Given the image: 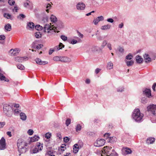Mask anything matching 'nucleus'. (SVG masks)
<instances>
[{
	"instance_id": "1",
	"label": "nucleus",
	"mask_w": 156,
	"mask_h": 156,
	"mask_svg": "<svg viewBox=\"0 0 156 156\" xmlns=\"http://www.w3.org/2000/svg\"><path fill=\"white\" fill-rule=\"evenodd\" d=\"M27 144L22 139H19L17 141V145L18 147L19 152L20 153L19 155H21V154L26 152L27 149L26 147L27 146Z\"/></svg>"
},
{
	"instance_id": "2",
	"label": "nucleus",
	"mask_w": 156,
	"mask_h": 156,
	"mask_svg": "<svg viewBox=\"0 0 156 156\" xmlns=\"http://www.w3.org/2000/svg\"><path fill=\"white\" fill-rule=\"evenodd\" d=\"M144 116L143 114L140 113L139 109H136L134 110L132 115L133 119L137 122H140L143 120V117Z\"/></svg>"
},
{
	"instance_id": "3",
	"label": "nucleus",
	"mask_w": 156,
	"mask_h": 156,
	"mask_svg": "<svg viewBox=\"0 0 156 156\" xmlns=\"http://www.w3.org/2000/svg\"><path fill=\"white\" fill-rule=\"evenodd\" d=\"M57 28L55 27H52L49 24H46L44 27V32H46V30H47L48 33H51V31H54V32L58 33L59 31H57Z\"/></svg>"
},
{
	"instance_id": "4",
	"label": "nucleus",
	"mask_w": 156,
	"mask_h": 156,
	"mask_svg": "<svg viewBox=\"0 0 156 156\" xmlns=\"http://www.w3.org/2000/svg\"><path fill=\"white\" fill-rule=\"evenodd\" d=\"M147 108L148 112H151L155 116L156 115V113H155L156 105H151L147 106Z\"/></svg>"
},
{
	"instance_id": "5",
	"label": "nucleus",
	"mask_w": 156,
	"mask_h": 156,
	"mask_svg": "<svg viewBox=\"0 0 156 156\" xmlns=\"http://www.w3.org/2000/svg\"><path fill=\"white\" fill-rule=\"evenodd\" d=\"M43 149V146L40 143H37L36 146L33 150L32 153L35 154L38 152L39 151H41Z\"/></svg>"
},
{
	"instance_id": "6",
	"label": "nucleus",
	"mask_w": 156,
	"mask_h": 156,
	"mask_svg": "<svg viewBox=\"0 0 156 156\" xmlns=\"http://www.w3.org/2000/svg\"><path fill=\"white\" fill-rule=\"evenodd\" d=\"M105 144V140L104 139H98L94 144L96 147H100L103 146Z\"/></svg>"
},
{
	"instance_id": "7",
	"label": "nucleus",
	"mask_w": 156,
	"mask_h": 156,
	"mask_svg": "<svg viewBox=\"0 0 156 156\" xmlns=\"http://www.w3.org/2000/svg\"><path fill=\"white\" fill-rule=\"evenodd\" d=\"M12 109L11 107L7 104H5L3 105V109L4 112L7 115H9V112L11 111Z\"/></svg>"
},
{
	"instance_id": "8",
	"label": "nucleus",
	"mask_w": 156,
	"mask_h": 156,
	"mask_svg": "<svg viewBox=\"0 0 156 156\" xmlns=\"http://www.w3.org/2000/svg\"><path fill=\"white\" fill-rule=\"evenodd\" d=\"M6 148L5 140L4 137L0 140V150H4Z\"/></svg>"
},
{
	"instance_id": "9",
	"label": "nucleus",
	"mask_w": 156,
	"mask_h": 156,
	"mask_svg": "<svg viewBox=\"0 0 156 156\" xmlns=\"http://www.w3.org/2000/svg\"><path fill=\"white\" fill-rule=\"evenodd\" d=\"M143 94L148 98H150L151 97V90L150 89L146 88L143 90Z\"/></svg>"
},
{
	"instance_id": "10",
	"label": "nucleus",
	"mask_w": 156,
	"mask_h": 156,
	"mask_svg": "<svg viewBox=\"0 0 156 156\" xmlns=\"http://www.w3.org/2000/svg\"><path fill=\"white\" fill-rule=\"evenodd\" d=\"M60 61L62 62L69 63L72 61L71 59L67 56H61Z\"/></svg>"
},
{
	"instance_id": "11",
	"label": "nucleus",
	"mask_w": 156,
	"mask_h": 156,
	"mask_svg": "<svg viewBox=\"0 0 156 156\" xmlns=\"http://www.w3.org/2000/svg\"><path fill=\"white\" fill-rule=\"evenodd\" d=\"M85 4L82 2H79L76 5V8L79 10H83L85 9Z\"/></svg>"
},
{
	"instance_id": "12",
	"label": "nucleus",
	"mask_w": 156,
	"mask_h": 156,
	"mask_svg": "<svg viewBox=\"0 0 156 156\" xmlns=\"http://www.w3.org/2000/svg\"><path fill=\"white\" fill-rule=\"evenodd\" d=\"M19 52L20 50L19 49L15 48L14 50L11 49L9 51V53L11 55L15 56L17 55Z\"/></svg>"
},
{
	"instance_id": "13",
	"label": "nucleus",
	"mask_w": 156,
	"mask_h": 156,
	"mask_svg": "<svg viewBox=\"0 0 156 156\" xmlns=\"http://www.w3.org/2000/svg\"><path fill=\"white\" fill-rule=\"evenodd\" d=\"M37 42V41H35L32 44V48L40 49L43 47V45L41 44L36 45Z\"/></svg>"
},
{
	"instance_id": "14",
	"label": "nucleus",
	"mask_w": 156,
	"mask_h": 156,
	"mask_svg": "<svg viewBox=\"0 0 156 156\" xmlns=\"http://www.w3.org/2000/svg\"><path fill=\"white\" fill-rule=\"evenodd\" d=\"M143 57L145 60V62L146 63H150L151 61V59L148 54L145 53L143 55Z\"/></svg>"
},
{
	"instance_id": "15",
	"label": "nucleus",
	"mask_w": 156,
	"mask_h": 156,
	"mask_svg": "<svg viewBox=\"0 0 156 156\" xmlns=\"http://www.w3.org/2000/svg\"><path fill=\"white\" fill-rule=\"evenodd\" d=\"M28 58L27 57H17L16 58L15 60L18 62H22L25 60H27Z\"/></svg>"
},
{
	"instance_id": "16",
	"label": "nucleus",
	"mask_w": 156,
	"mask_h": 156,
	"mask_svg": "<svg viewBox=\"0 0 156 156\" xmlns=\"http://www.w3.org/2000/svg\"><path fill=\"white\" fill-rule=\"evenodd\" d=\"M136 63L139 64L142 63L144 61L143 58L139 55L136 56Z\"/></svg>"
},
{
	"instance_id": "17",
	"label": "nucleus",
	"mask_w": 156,
	"mask_h": 156,
	"mask_svg": "<svg viewBox=\"0 0 156 156\" xmlns=\"http://www.w3.org/2000/svg\"><path fill=\"white\" fill-rule=\"evenodd\" d=\"M37 64L39 65H45L48 64V62L47 61H43L39 58H37L35 59Z\"/></svg>"
},
{
	"instance_id": "18",
	"label": "nucleus",
	"mask_w": 156,
	"mask_h": 156,
	"mask_svg": "<svg viewBox=\"0 0 156 156\" xmlns=\"http://www.w3.org/2000/svg\"><path fill=\"white\" fill-rule=\"evenodd\" d=\"M104 17L102 16H100L97 17L95 20L94 21L95 25L98 24L99 22L102 21L104 20Z\"/></svg>"
},
{
	"instance_id": "19",
	"label": "nucleus",
	"mask_w": 156,
	"mask_h": 156,
	"mask_svg": "<svg viewBox=\"0 0 156 156\" xmlns=\"http://www.w3.org/2000/svg\"><path fill=\"white\" fill-rule=\"evenodd\" d=\"M155 140V138L153 137H149L147 139L146 142L148 144H151L154 142Z\"/></svg>"
},
{
	"instance_id": "20",
	"label": "nucleus",
	"mask_w": 156,
	"mask_h": 156,
	"mask_svg": "<svg viewBox=\"0 0 156 156\" xmlns=\"http://www.w3.org/2000/svg\"><path fill=\"white\" fill-rule=\"evenodd\" d=\"M79 150L78 145L77 144H75L73 146V152L74 153H76Z\"/></svg>"
},
{
	"instance_id": "21",
	"label": "nucleus",
	"mask_w": 156,
	"mask_h": 156,
	"mask_svg": "<svg viewBox=\"0 0 156 156\" xmlns=\"http://www.w3.org/2000/svg\"><path fill=\"white\" fill-rule=\"evenodd\" d=\"M1 72H0V80H4L5 81L8 82L9 80L6 79L5 77L1 73Z\"/></svg>"
},
{
	"instance_id": "22",
	"label": "nucleus",
	"mask_w": 156,
	"mask_h": 156,
	"mask_svg": "<svg viewBox=\"0 0 156 156\" xmlns=\"http://www.w3.org/2000/svg\"><path fill=\"white\" fill-rule=\"evenodd\" d=\"M20 116L21 119L23 121L27 119V116L26 114L23 112H21L20 114Z\"/></svg>"
},
{
	"instance_id": "23",
	"label": "nucleus",
	"mask_w": 156,
	"mask_h": 156,
	"mask_svg": "<svg viewBox=\"0 0 156 156\" xmlns=\"http://www.w3.org/2000/svg\"><path fill=\"white\" fill-rule=\"evenodd\" d=\"M5 30L7 31H10L12 29L11 25L9 23H8L5 26Z\"/></svg>"
},
{
	"instance_id": "24",
	"label": "nucleus",
	"mask_w": 156,
	"mask_h": 156,
	"mask_svg": "<svg viewBox=\"0 0 156 156\" xmlns=\"http://www.w3.org/2000/svg\"><path fill=\"white\" fill-rule=\"evenodd\" d=\"M111 27V25L107 24L106 25L102 26L101 28V29L102 30H105L110 29Z\"/></svg>"
},
{
	"instance_id": "25",
	"label": "nucleus",
	"mask_w": 156,
	"mask_h": 156,
	"mask_svg": "<svg viewBox=\"0 0 156 156\" xmlns=\"http://www.w3.org/2000/svg\"><path fill=\"white\" fill-rule=\"evenodd\" d=\"M27 27L30 29L34 28V23L32 22H29L27 24Z\"/></svg>"
},
{
	"instance_id": "26",
	"label": "nucleus",
	"mask_w": 156,
	"mask_h": 156,
	"mask_svg": "<svg viewBox=\"0 0 156 156\" xmlns=\"http://www.w3.org/2000/svg\"><path fill=\"white\" fill-rule=\"evenodd\" d=\"M4 16L7 19H10L11 20H12L13 19L12 16L9 13H4Z\"/></svg>"
},
{
	"instance_id": "27",
	"label": "nucleus",
	"mask_w": 156,
	"mask_h": 156,
	"mask_svg": "<svg viewBox=\"0 0 156 156\" xmlns=\"http://www.w3.org/2000/svg\"><path fill=\"white\" fill-rule=\"evenodd\" d=\"M125 61L126 65L128 66H132L134 63V61L133 60H131L130 61H127L126 60H125Z\"/></svg>"
},
{
	"instance_id": "28",
	"label": "nucleus",
	"mask_w": 156,
	"mask_h": 156,
	"mask_svg": "<svg viewBox=\"0 0 156 156\" xmlns=\"http://www.w3.org/2000/svg\"><path fill=\"white\" fill-rule=\"evenodd\" d=\"M51 21L53 22H55L57 21V18L55 16L53 15H51L50 17Z\"/></svg>"
},
{
	"instance_id": "29",
	"label": "nucleus",
	"mask_w": 156,
	"mask_h": 156,
	"mask_svg": "<svg viewBox=\"0 0 156 156\" xmlns=\"http://www.w3.org/2000/svg\"><path fill=\"white\" fill-rule=\"evenodd\" d=\"M109 151H108L107 154L110 155L111 156H117V154L115 152V151L114 150V149L112 150V152L111 153H109Z\"/></svg>"
},
{
	"instance_id": "30",
	"label": "nucleus",
	"mask_w": 156,
	"mask_h": 156,
	"mask_svg": "<svg viewBox=\"0 0 156 156\" xmlns=\"http://www.w3.org/2000/svg\"><path fill=\"white\" fill-rule=\"evenodd\" d=\"M57 27L58 29L63 28V23L61 22H58L57 24Z\"/></svg>"
},
{
	"instance_id": "31",
	"label": "nucleus",
	"mask_w": 156,
	"mask_h": 156,
	"mask_svg": "<svg viewBox=\"0 0 156 156\" xmlns=\"http://www.w3.org/2000/svg\"><path fill=\"white\" fill-rule=\"evenodd\" d=\"M113 63L110 62L108 63L107 65V68L108 69H110L113 68Z\"/></svg>"
},
{
	"instance_id": "32",
	"label": "nucleus",
	"mask_w": 156,
	"mask_h": 156,
	"mask_svg": "<svg viewBox=\"0 0 156 156\" xmlns=\"http://www.w3.org/2000/svg\"><path fill=\"white\" fill-rule=\"evenodd\" d=\"M61 59V56H56L53 58V59L55 61H60Z\"/></svg>"
},
{
	"instance_id": "33",
	"label": "nucleus",
	"mask_w": 156,
	"mask_h": 156,
	"mask_svg": "<svg viewBox=\"0 0 156 156\" xmlns=\"http://www.w3.org/2000/svg\"><path fill=\"white\" fill-rule=\"evenodd\" d=\"M35 28L36 30H42L43 29V27L40 26V25H36L35 26Z\"/></svg>"
},
{
	"instance_id": "34",
	"label": "nucleus",
	"mask_w": 156,
	"mask_h": 156,
	"mask_svg": "<svg viewBox=\"0 0 156 156\" xmlns=\"http://www.w3.org/2000/svg\"><path fill=\"white\" fill-rule=\"evenodd\" d=\"M17 66L18 69L20 70H23L24 69V67L21 64H18L17 65Z\"/></svg>"
},
{
	"instance_id": "35",
	"label": "nucleus",
	"mask_w": 156,
	"mask_h": 156,
	"mask_svg": "<svg viewBox=\"0 0 156 156\" xmlns=\"http://www.w3.org/2000/svg\"><path fill=\"white\" fill-rule=\"evenodd\" d=\"M35 36L37 38H39L41 37V34L39 32H37L35 33Z\"/></svg>"
},
{
	"instance_id": "36",
	"label": "nucleus",
	"mask_w": 156,
	"mask_h": 156,
	"mask_svg": "<svg viewBox=\"0 0 156 156\" xmlns=\"http://www.w3.org/2000/svg\"><path fill=\"white\" fill-rule=\"evenodd\" d=\"M39 138V137L38 136L35 135L34 136V137L31 139V141L34 142L38 140V139Z\"/></svg>"
},
{
	"instance_id": "37",
	"label": "nucleus",
	"mask_w": 156,
	"mask_h": 156,
	"mask_svg": "<svg viewBox=\"0 0 156 156\" xmlns=\"http://www.w3.org/2000/svg\"><path fill=\"white\" fill-rule=\"evenodd\" d=\"M124 150H125V151L126 152V154H130L132 152V151H131V150L130 148H128L126 147V148H125L124 149Z\"/></svg>"
},
{
	"instance_id": "38",
	"label": "nucleus",
	"mask_w": 156,
	"mask_h": 156,
	"mask_svg": "<svg viewBox=\"0 0 156 156\" xmlns=\"http://www.w3.org/2000/svg\"><path fill=\"white\" fill-rule=\"evenodd\" d=\"M104 150L105 151V152L106 153H107L108 151L109 150H111V149L112 148V147H108L107 146L105 147H104Z\"/></svg>"
},
{
	"instance_id": "39",
	"label": "nucleus",
	"mask_w": 156,
	"mask_h": 156,
	"mask_svg": "<svg viewBox=\"0 0 156 156\" xmlns=\"http://www.w3.org/2000/svg\"><path fill=\"white\" fill-rule=\"evenodd\" d=\"M133 56L130 53H129L126 56V60H131L133 58Z\"/></svg>"
},
{
	"instance_id": "40",
	"label": "nucleus",
	"mask_w": 156,
	"mask_h": 156,
	"mask_svg": "<svg viewBox=\"0 0 156 156\" xmlns=\"http://www.w3.org/2000/svg\"><path fill=\"white\" fill-rule=\"evenodd\" d=\"M81 129V126L80 124H78L76 126V132H78V131H80Z\"/></svg>"
},
{
	"instance_id": "41",
	"label": "nucleus",
	"mask_w": 156,
	"mask_h": 156,
	"mask_svg": "<svg viewBox=\"0 0 156 156\" xmlns=\"http://www.w3.org/2000/svg\"><path fill=\"white\" fill-rule=\"evenodd\" d=\"M26 16L23 14H21L17 16V18L20 19H22L25 18Z\"/></svg>"
},
{
	"instance_id": "42",
	"label": "nucleus",
	"mask_w": 156,
	"mask_h": 156,
	"mask_svg": "<svg viewBox=\"0 0 156 156\" xmlns=\"http://www.w3.org/2000/svg\"><path fill=\"white\" fill-rule=\"evenodd\" d=\"M68 41L70 44H76L77 43V41L76 40H72L71 41H70L69 40H68Z\"/></svg>"
},
{
	"instance_id": "43",
	"label": "nucleus",
	"mask_w": 156,
	"mask_h": 156,
	"mask_svg": "<svg viewBox=\"0 0 156 156\" xmlns=\"http://www.w3.org/2000/svg\"><path fill=\"white\" fill-rule=\"evenodd\" d=\"M141 102L143 104L146 103L147 102V100L146 98H143L141 99Z\"/></svg>"
},
{
	"instance_id": "44",
	"label": "nucleus",
	"mask_w": 156,
	"mask_h": 156,
	"mask_svg": "<svg viewBox=\"0 0 156 156\" xmlns=\"http://www.w3.org/2000/svg\"><path fill=\"white\" fill-rule=\"evenodd\" d=\"M107 44V41L106 40L104 41L101 45V47L102 49L104 48V47Z\"/></svg>"
},
{
	"instance_id": "45",
	"label": "nucleus",
	"mask_w": 156,
	"mask_h": 156,
	"mask_svg": "<svg viewBox=\"0 0 156 156\" xmlns=\"http://www.w3.org/2000/svg\"><path fill=\"white\" fill-rule=\"evenodd\" d=\"M51 5L50 4H48L46 7V8L47 9H46V11L48 12H49V9H51Z\"/></svg>"
},
{
	"instance_id": "46",
	"label": "nucleus",
	"mask_w": 156,
	"mask_h": 156,
	"mask_svg": "<svg viewBox=\"0 0 156 156\" xmlns=\"http://www.w3.org/2000/svg\"><path fill=\"white\" fill-rule=\"evenodd\" d=\"M51 136V134L49 133H48L45 134V136L47 139H48L50 138Z\"/></svg>"
},
{
	"instance_id": "47",
	"label": "nucleus",
	"mask_w": 156,
	"mask_h": 156,
	"mask_svg": "<svg viewBox=\"0 0 156 156\" xmlns=\"http://www.w3.org/2000/svg\"><path fill=\"white\" fill-rule=\"evenodd\" d=\"M61 38L64 41H66L67 40V37L65 35H61L60 36Z\"/></svg>"
},
{
	"instance_id": "48",
	"label": "nucleus",
	"mask_w": 156,
	"mask_h": 156,
	"mask_svg": "<svg viewBox=\"0 0 156 156\" xmlns=\"http://www.w3.org/2000/svg\"><path fill=\"white\" fill-rule=\"evenodd\" d=\"M71 122V120L69 119H68L66 121V124L67 126H68L70 124Z\"/></svg>"
},
{
	"instance_id": "49",
	"label": "nucleus",
	"mask_w": 156,
	"mask_h": 156,
	"mask_svg": "<svg viewBox=\"0 0 156 156\" xmlns=\"http://www.w3.org/2000/svg\"><path fill=\"white\" fill-rule=\"evenodd\" d=\"M8 3L10 5H14L15 2L14 0H9Z\"/></svg>"
},
{
	"instance_id": "50",
	"label": "nucleus",
	"mask_w": 156,
	"mask_h": 156,
	"mask_svg": "<svg viewBox=\"0 0 156 156\" xmlns=\"http://www.w3.org/2000/svg\"><path fill=\"white\" fill-rule=\"evenodd\" d=\"M118 49L119 52H120L121 53H123L124 51V49L123 48L119 46Z\"/></svg>"
},
{
	"instance_id": "51",
	"label": "nucleus",
	"mask_w": 156,
	"mask_h": 156,
	"mask_svg": "<svg viewBox=\"0 0 156 156\" xmlns=\"http://www.w3.org/2000/svg\"><path fill=\"white\" fill-rule=\"evenodd\" d=\"M30 2L28 1H27V2L24 3V6L25 7H27L28 6H29Z\"/></svg>"
},
{
	"instance_id": "52",
	"label": "nucleus",
	"mask_w": 156,
	"mask_h": 156,
	"mask_svg": "<svg viewBox=\"0 0 156 156\" xmlns=\"http://www.w3.org/2000/svg\"><path fill=\"white\" fill-rule=\"evenodd\" d=\"M63 140L65 142L67 143L69 140V138L68 137H65L64 138Z\"/></svg>"
},
{
	"instance_id": "53",
	"label": "nucleus",
	"mask_w": 156,
	"mask_h": 156,
	"mask_svg": "<svg viewBox=\"0 0 156 156\" xmlns=\"http://www.w3.org/2000/svg\"><path fill=\"white\" fill-rule=\"evenodd\" d=\"M27 133L29 135H31L33 134V133H34V131L32 129H29Z\"/></svg>"
},
{
	"instance_id": "54",
	"label": "nucleus",
	"mask_w": 156,
	"mask_h": 156,
	"mask_svg": "<svg viewBox=\"0 0 156 156\" xmlns=\"http://www.w3.org/2000/svg\"><path fill=\"white\" fill-rule=\"evenodd\" d=\"M123 89L124 88L123 87H119L117 89V91L118 92H122L123 91Z\"/></svg>"
},
{
	"instance_id": "55",
	"label": "nucleus",
	"mask_w": 156,
	"mask_h": 156,
	"mask_svg": "<svg viewBox=\"0 0 156 156\" xmlns=\"http://www.w3.org/2000/svg\"><path fill=\"white\" fill-rule=\"evenodd\" d=\"M46 155L50 156V155H53L52 152L51 151H48L46 152Z\"/></svg>"
},
{
	"instance_id": "56",
	"label": "nucleus",
	"mask_w": 156,
	"mask_h": 156,
	"mask_svg": "<svg viewBox=\"0 0 156 156\" xmlns=\"http://www.w3.org/2000/svg\"><path fill=\"white\" fill-rule=\"evenodd\" d=\"M54 49L55 50V51H58L60 49H62V48H59V46H56L54 48Z\"/></svg>"
},
{
	"instance_id": "57",
	"label": "nucleus",
	"mask_w": 156,
	"mask_h": 156,
	"mask_svg": "<svg viewBox=\"0 0 156 156\" xmlns=\"http://www.w3.org/2000/svg\"><path fill=\"white\" fill-rule=\"evenodd\" d=\"M54 51H55V50L54 49V48H51L50 49L49 51V54L50 55H51L52 54V53Z\"/></svg>"
},
{
	"instance_id": "58",
	"label": "nucleus",
	"mask_w": 156,
	"mask_h": 156,
	"mask_svg": "<svg viewBox=\"0 0 156 156\" xmlns=\"http://www.w3.org/2000/svg\"><path fill=\"white\" fill-rule=\"evenodd\" d=\"M110 135V134L109 133H105L104 135V136L105 137H106V139L108 138L109 136Z\"/></svg>"
},
{
	"instance_id": "59",
	"label": "nucleus",
	"mask_w": 156,
	"mask_h": 156,
	"mask_svg": "<svg viewBox=\"0 0 156 156\" xmlns=\"http://www.w3.org/2000/svg\"><path fill=\"white\" fill-rule=\"evenodd\" d=\"M5 122H0V128L3 127L5 125Z\"/></svg>"
},
{
	"instance_id": "60",
	"label": "nucleus",
	"mask_w": 156,
	"mask_h": 156,
	"mask_svg": "<svg viewBox=\"0 0 156 156\" xmlns=\"http://www.w3.org/2000/svg\"><path fill=\"white\" fill-rule=\"evenodd\" d=\"M156 86V83H154L152 86V88L153 90L154 91H155V87Z\"/></svg>"
},
{
	"instance_id": "61",
	"label": "nucleus",
	"mask_w": 156,
	"mask_h": 156,
	"mask_svg": "<svg viewBox=\"0 0 156 156\" xmlns=\"http://www.w3.org/2000/svg\"><path fill=\"white\" fill-rule=\"evenodd\" d=\"M5 38V37L4 35H0V40H4Z\"/></svg>"
},
{
	"instance_id": "62",
	"label": "nucleus",
	"mask_w": 156,
	"mask_h": 156,
	"mask_svg": "<svg viewBox=\"0 0 156 156\" xmlns=\"http://www.w3.org/2000/svg\"><path fill=\"white\" fill-rule=\"evenodd\" d=\"M20 110H19L18 108H16L14 110V112L15 114H18L20 112Z\"/></svg>"
},
{
	"instance_id": "63",
	"label": "nucleus",
	"mask_w": 156,
	"mask_h": 156,
	"mask_svg": "<svg viewBox=\"0 0 156 156\" xmlns=\"http://www.w3.org/2000/svg\"><path fill=\"white\" fill-rule=\"evenodd\" d=\"M107 21L108 22L111 23H112L114 22L112 18L108 19L107 20Z\"/></svg>"
},
{
	"instance_id": "64",
	"label": "nucleus",
	"mask_w": 156,
	"mask_h": 156,
	"mask_svg": "<svg viewBox=\"0 0 156 156\" xmlns=\"http://www.w3.org/2000/svg\"><path fill=\"white\" fill-rule=\"evenodd\" d=\"M77 33L78 34V36L82 38L83 36V34H81V33H80L79 31H77Z\"/></svg>"
}]
</instances>
